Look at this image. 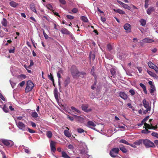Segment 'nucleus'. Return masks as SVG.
Segmentation results:
<instances>
[{"label": "nucleus", "mask_w": 158, "mask_h": 158, "mask_svg": "<svg viewBox=\"0 0 158 158\" xmlns=\"http://www.w3.org/2000/svg\"><path fill=\"white\" fill-rule=\"evenodd\" d=\"M79 151L80 154L82 155L88 153V148L85 143L82 142L80 143Z\"/></svg>", "instance_id": "1"}, {"label": "nucleus", "mask_w": 158, "mask_h": 158, "mask_svg": "<svg viewBox=\"0 0 158 158\" xmlns=\"http://www.w3.org/2000/svg\"><path fill=\"white\" fill-rule=\"evenodd\" d=\"M16 125L18 127L23 131H25L27 130V127L24 123L22 122L18 121L15 119Z\"/></svg>", "instance_id": "2"}, {"label": "nucleus", "mask_w": 158, "mask_h": 158, "mask_svg": "<svg viewBox=\"0 0 158 158\" xmlns=\"http://www.w3.org/2000/svg\"><path fill=\"white\" fill-rule=\"evenodd\" d=\"M71 73L74 78L77 79L78 77L79 71L78 70L77 67L75 65H73L71 68Z\"/></svg>", "instance_id": "3"}, {"label": "nucleus", "mask_w": 158, "mask_h": 158, "mask_svg": "<svg viewBox=\"0 0 158 158\" xmlns=\"http://www.w3.org/2000/svg\"><path fill=\"white\" fill-rule=\"evenodd\" d=\"M143 144L146 148H154L155 147L154 143L148 139H143Z\"/></svg>", "instance_id": "4"}, {"label": "nucleus", "mask_w": 158, "mask_h": 158, "mask_svg": "<svg viewBox=\"0 0 158 158\" xmlns=\"http://www.w3.org/2000/svg\"><path fill=\"white\" fill-rule=\"evenodd\" d=\"M1 142L5 146L8 148L11 147L14 144L13 142L10 140L2 139H1Z\"/></svg>", "instance_id": "5"}, {"label": "nucleus", "mask_w": 158, "mask_h": 158, "mask_svg": "<svg viewBox=\"0 0 158 158\" xmlns=\"http://www.w3.org/2000/svg\"><path fill=\"white\" fill-rule=\"evenodd\" d=\"M34 86V84L31 81H28L27 82V86L25 89L26 92H28L31 91Z\"/></svg>", "instance_id": "6"}, {"label": "nucleus", "mask_w": 158, "mask_h": 158, "mask_svg": "<svg viewBox=\"0 0 158 158\" xmlns=\"http://www.w3.org/2000/svg\"><path fill=\"white\" fill-rule=\"evenodd\" d=\"M119 151V150L118 148H114L110 150V155L112 157L114 158L117 156V154L118 153Z\"/></svg>", "instance_id": "7"}, {"label": "nucleus", "mask_w": 158, "mask_h": 158, "mask_svg": "<svg viewBox=\"0 0 158 158\" xmlns=\"http://www.w3.org/2000/svg\"><path fill=\"white\" fill-rule=\"evenodd\" d=\"M117 55L118 58L121 60H123L126 59L128 55L123 52H118Z\"/></svg>", "instance_id": "8"}, {"label": "nucleus", "mask_w": 158, "mask_h": 158, "mask_svg": "<svg viewBox=\"0 0 158 158\" xmlns=\"http://www.w3.org/2000/svg\"><path fill=\"white\" fill-rule=\"evenodd\" d=\"M143 103L144 107L148 110V111H150L151 110V107L149 106V103L147 102L145 99H144L143 101Z\"/></svg>", "instance_id": "9"}, {"label": "nucleus", "mask_w": 158, "mask_h": 158, "mask_svg": "<svg viewBox=\"0 0 158 158\" xmlns=\"http://www.w3.org/2000/svg\"><path fill=\"white\" fill-rule=\"evenodd\" d=\"M144 125L145 127H143V128H145L146 129L148 128L149 129H153L154 130H156L157 128V126H154L152 125H150L146 123H144Z\"/></svg>", "instance_id": "10"}, {"label": "nucleus", "mask_w": 158, "mask_h": 158, "mask_svg": "<svg viewBox=\"0 0 158 158\" xmlns=\"http://www.w3.org/2000/svg\"><path fill=\"white\" fill-rule=\"evenodd\" d=\"M88 104H83L81 106L82 110L86 112H88L91 111L92 109L91 108L88 109Z\"/></svg>", "instance_id": "11"}, {"label": "nucleus", "mask_w": 158, "mask_h": 158, "mask_svg": "<svg viewBox=\"0 0 158 158\" xmlns=\"http://www.w3.org/2000/svg\"><path fill=\"white\" fill-rule=\"evenodd\" d=\"M50 148L52 152H55L56 150L55 148V143L52 141H51L50 142Z\"/></svg>", "instance_id": "12"}, {"label": "nucleus", "mask_w": 158, "mask_h": 158, "mask_svg": "<svg viewBox=\"0 0 158 158\" xmlns=\"http://www.w3.org/2000/svg\"><path fill=\"white\" fill-rule=\"evenodd\" d=\"M124 28L127 32H130L131 31V25L129 23H126L124 26Z\"/></svg>", "instance_id": "13"}, {"label": "nucleus", "mask_w": 158, "mask_h": 158, "mask_svg": "<svg viewBox=\"0 0 158 158\" xmlns=\"http://www.w3.org/2000/svg\"><path fill=\"white\" fill-rule=\"evenodd\" d=\"M54 94L55 98L57 101L59 100V96L60 95V93L58 92L57 89L56 88L54 90Z\"/></svg>", "instance_id": "14"}, {"label": "nucleus", "mask_w": 158, "mask_h": 158, "mask_svg": "<svg viewBox=\"0 0 158 158\" xmlns=\"http://www.w3.org/2000/svg\"><path fill=\"white\" fill-rule=\"evenodd\" d=\"M95 126L96 125L95 123L92 121H89L87 122L88 127L95 130H96L95 128H94L93 127H95Z\"/></svg>", "instance_id": "15"}, {"label": "nucleus", "mask_w": 158, "mask_h": 158, "mask_svg": "<svg viewBox=\"0 0 158 158\" xmlns=\"http://www.w3.org/2000/svg\"><path fill=\"white\" fill-rule=\"evenodd\" d=\"M119 96L124 100L127 99V94L123 92H120L119 93Z\"/></svg>", "instance_id": "16"}, {"label": "nucleus", "mask_w": 158, "mask_h": 158, "mask_svg": "<svg viewBox=\"0 0 158 158\" xmlns=\"http://www.w3.org/2000/svg\"><path fill=\"white\" fill-rule=\"evenodd\" d=\"M147 72L148 74L154 78L156 79L158 78V76L154 73L148 70H147Z\"/></svg>", "instance_id": "17"}, {"label": "nucleus", "mask_w": 158, "mask_h": 158, "mask_svg": "<svg viewBox=\"0 0 158 158\" xmlns=\"http://www.w3.org/2000/svg\"><path fill=\"white\" fill-rule=\"evenodd\" d=\"M119 150L120 149L122 152L124 153H126L127 152V150L125 148V147L123 145H120L119 146Z\"/></svg>", "instance_id": "18"}, {"label": "nucleus", "mask_w": 158, "mask_h": 158, "mask_svg": "<svg viewBox=\"0 0 158 158\" xmlns=\"http://www.w3.org/2000/svg\"><path fill=\"white\" fill-rule=\"evenodd\" d=\"M66 128L67 129L64 130V134L68 138L70 137L71 136V134L69 132V129L67 127H66Z\"/></svg>", "instance_id": "19"}, {"label": "nucleus", "mask_w": 158, "mask_h": 158, "mask_svg": "<svg viewBox=\"0 0 158 158\" xmlns=\"http://www.w3.org/2000/svg\"><path fill=\"white\" fill-rule=\"evenodd\" d=\"M73 116H74V118L77 121L79 122H82L83 121V118L82 117L76 115H74Z\"/></svg>", "instance_id": "20"}, {"label": "nucleus", "mask_w": 158, "mask_h": 158, "mask_svg": "<svg viewBox=\"0 0 158 158\" xmlns=\"http://www.w3.org/2000/svg\"><path fill=\"white\" fill-rule=\"evenodd\" d=\"M71 109L72 111L75 114H77V113H80L81 112L80 111L78 110L74 106H71Z\"/></svg>", "instance_id": "21"}, {"label": "nucleus", "mask_w": 158, "mask_h": 158, "mask_svg": "<svg viewBox=\"0 0 158 158\" xmlns=\"http://www.w3.org/2000/svg\"><path fill=\"white\" fill-rule=\"evenodd\" d=\"M143 139H140L135 141L134 144L136 145L139 146L142 143H143Z\"/></svg>", "instance_id": "22"}, {"label": "nucleus", "mask_w": 158, "mask_h": 158, "mask_svg": "<svg viewBox=\"0 0 158 158\" xmlns=\"http://www.w3.org/2000/svg\"><path fill=\"white\" fill-rule=\"evenodd\" d=\"M142 42L143 43H151L154 42V40L149 38H145L143 40Z\"/></svg>", "instance_id": "23"}, {"label": "nucleus", "mask_w": 158, "mask_h": 158, "mask_svg": "<svg viewBox=\"0 0 158 158\" xmlns=\"http://www.w3.org/2000/svg\"><path fill=\"white\" fill-rule=\"evenodd\" d=\"M61 32L62 34L66 35L69 34L70 32L67 29L64 28L61 29Z\"/></svg>", "instance_id": "24"}, {"label": "nucleus", "mask_w": 158, "mask_h": 158, "mask_svg": "<svg viewBox=\"0 0 158 158\" xmlns=\"http://www.w3.org/2000/svg\"><path fill=\"white\" fill-rule=\"evenodd\" d=\"M121 3L120 4L125 9H127L128 10H130L131 9V7L128 6L127 4L123 3V2H120Z\"/></svg>", "instance_id": "25"}, {"label": "nucleus", "mask_w": 158, "mask_h": 158, "mask_svg": "<svg viewBox=\"0 0 158 158\" xmlns=\"http://www.w3.org/2000/svg\"><path fill=\"white\" fill-rule=\"evenodd\" d=\"M154 10L155 9L153 7H150L147 10V13L148 14L150 15L152 12H153Z\"/></svg>", "instance_id": "26"}, {"label": "nucleus", "mask_w": 158, "mask_h": 158, "mask_svg": "<svg viewBox=\"0 0 158 158\" xmlns=\"http://www.w3.org/2000/svg\"><path fill=\"white\" fill-rule=\"evenodd\" d=\"M10 5L13 7H16L19 5V4L14 1H11L10 2Z\"/></svg>", "instance_id": "27"}, {"label": "nucleus", "mask_w": 158, "mask_h": 158, "mask_svg": "<svg viewBox=\"0 0 158 158\" xmlns=\"http://www.w3.org/2000/svg\"><path fill=\"white\" fill-rule=\"evenodd\" d=\"M113 10L115 12L118 13L119 14H120L123 15L125 14V12L124 11L119 9H114Z\"/></svg>", "instance_id": "28"}, {"label": "nucleus", "mask_w": 158, "mask_h": 158, "mask_svg": "<svg viewBox=\"0 0 158 158\" xmlns=\"http://www.w3.org/2000/svg\"><path fill=\"white\" fill-rule=\"evenodd\" d=\"M31 116L35 119L39 118L40 117L38 116V114L36 112H32L31 114Z\"/></svg>", "instance_id": "29"}, {"label": "nucleus", "mask_w": 158, "mask_h": 158, "mask_svg": "<svg viewBox=\"0 0 158 158\" xmlns=\"http://www.w3.org/2000/svg\"><path fill=\"white\" fill-rule=\"evenodd\" d=\"M110 72L113 77L115 78L116 75L115 69L114 68H112L110 69Z\"/></svg>", "instance_id": "30"}, {"label": "nucleus", "mask_w": 158, "mask_h": 158, "mask_svg": "<svg viewBox=\"0 0 158 158\" xmlns=\"http://www.w3.org/2000/svg\"><path fill=\"white\" fill-rule=\"evenodd\" d=\"M139 85L142 88L143 90L144 91V93L145 94H147V92L146 90L145 85L142 83H140Z\"/></svg>", "instance_id": "31"}, {"label": "nucleus", "mask_w": 158, "mask_h": 158, "mask_svg": "<svg viewBox=\"0 0 158 158\" xmlns=\"http://www.w3.org/2000/svg\"><path fill=\"white\" fill-rule=\"evenodd\" d=\"M1 23L3 26L6 27L7 25L8 22L5 18H3L2 21Z\"/></svg>", "instance_id": "32"}, {"label": "nucleus", "mask_w": 158, "mask_h": 158, "mask_svg": "<svg viewBox=\"0 0 158 158\" xmlns=\"http://www.w3.org/2000/svg\"><path fill=\"white\" fill-rule=\"evenodd\" d=\"M89 58L90 60H94L95 58V54L94 53H92V52H90L89 54Z\"/></svg>", "instance_id": "33"}, {"label": "nucleus", "mask_w": 158, "mask_h": 158, "mask_svg": "<svg viewBox=\"0 0 158 158\" xmlns=\"http://www.w3.org/2000/svg\"><path fill=\"white\" fill-rule=\"evenodd\" d=\"M146 23V21L143 19H141L139 21L140 24L143 26H144L145 25Z\"/></svg>", "instance_id": "34"}, {"label": "nucleus", "mask_w": 158, "mask_h": 158, "mask_svg": "<svg viewBox=\"0 0 158 158\" xmlns=\"http://www.w3.org/2000/svg\"><path fill=\"white\" fill-rule=\"evenodd\" d=\"M70 82V79L69 77H68L65 80L64 82V85L65 87H66Z\"/></svg>", "instance_id": "35"}, {"label": "nucleus", "mask_w": 158, "mask_h": 158, "mask_svg": "<svg viewBox=\"0 0 158 158\" xmlns=\"http://www.w3.org/2000/svg\"><path fill=\"white\" fill-rule=\"evenodd\" d=\"M61 154L62 155V157L64 158H71L64 151H62L61 152Z\"/></svg>", "instance_id": "36"}, {"label": "nucleus", "mask_w": 158, "mask_h": 158, "mask_svg": "<svg viewBox=\"0 0 158 158\" xmlns=\"http://www.w3.org/2000/svg\"><path fill=\"white\" fill-rule=\"evenodd\" d=\"M148 66L152 69H153L156 66L155 64H154L153 63L150 61L148 62Z\"/></svg>", "instance_id": "37"}, {"label": "nucleus", "mask_w": 158, "mask_h": 158, "mask_svg": "<svg viewBox=\"0 0 158 158\" xmlns=\"http://www.w3.org/2000/svg\"><path fill=\"white\" fill-rule=\"evenodd\" d=\"M22 147H23V148L24 149V152L26 153L27 154H29L30 153V151L29 150L28 148L25 147L23 145H22Z\"/></svg>", "instance_id": "38"}, {"label": "nucleus", "mask_w": 158, "mask_h": 158, "mask_svg": "<svg viewBox=\"0 0 158 158\" xmlns=\"http://www.w3.org/2000/svg\"><path fill=\"white\" fill-rule=\"evenodd\" d=\"M105 54L106 58L107 59L109 60L112 59H113V56L110 54L108 53Z\"/></svg>", "instance_id": "39"}, {"label": "nucleus", "mask_w": 158, "mask_h": 158, "mask_svg": "<svg viewBox=\"0 0 158 158\" xmlns=\"http://www.w3.org/2000/svg\"><path fill=\"white\" fill-rule=\"evenodd\" d=\"M86 75V73L84 72H81L79 73L78 74V77H80L82 78L84 77Z\"/></svg>", "instance_id": "40"}, {"label": "nucleus", "mask_w": 158, "mask_h": 158, "mask_svg": "<svg viewBox=\"0 0 158 158\" xmlns=\"http://www.w3.org/2000/svg\"><path fill=\"white\" fill-rule=\"evenodd\" d=\"M52 133L50 131H47L46 133V135L47 137L48 138H51L52 136Z\"/></svg>", "instance_id": "41"}, {"label": "nucleus", "mask_w": 158, "mask_h": 158, "mask_svg": "<svg viewBox=\"0 0 158 158\" xmlns=\"http://www.w3.org/2000/svg\"><path fill=\"white\" fill-rule=\"evenodd\" d=\"M151 88L150 93L152 94L154 93V91L155 90V87L154 85H153L151 86Z\"/></svg>", "instance_id": "42"}, {"label": "nucleus", "mask_w": 158, "mask_h": 158, "mask_svg": "<svg viewBox=\"0 0 158 158\" xmlns=\"http://www.w3.org/2000/svg\"><path fill=\"white\" fill-rule=\"evenodd\" d=\"M119 142L120 143H123L128 145H129V143L127 141L123 139L120 140L119 141Z\"/></svg>", "instance_id": "43"}, {"label": "nucleus", "mask_w": 158, "mask_h": 158, "mask_svg": "<svg viewBox=\"0 0 158 158\" xmlns=\"http://www.w3.org/2000/svg\"><path fill=\"white\" fill-rule=\"evenodd\" d=\"M81 19L83 21L85 22H87L88 21V19H87V18L85 16H81Z\"/></svg>", "instance_id": "44"}, {"label": "nucleus", "mask_w": 158, "mask_h": 158, "mask_svg": "<svg viewBox=\"0 0 158 158\" xmlns=\"http://www.w3.org/2000/svg\"><path fill=\"white\" fill-rule=\"evenodd\" d=\"M149 0H145V4L144 5V7L145 8H147L148 7V6L149 5Z\"/></svg>", "instance_id": "45"}, {"label": "nucleus", "mask_w": 158, "mask_h": 158, "mask_svg": "<svg viewBox=\"0 0 158 158\" xmlns=\"http://www.w3.org/2000/svg\"><path fill=\"white\" fill-rule=\"evenodd\" d=\"M94 66H93L91 69L90 73L92 75H93L94 76H95V74L94 72Z\"/></svg>", "instance_id": "46"}, {"label": "nucleus", "mask_w": 158, "mask_h": 158, "mask_svg": "<svg viewBox=\"0 0 158 158\" xmlns=\"http://www.w3.org/2000/svg\"><path fill=\"white\" fill-rule=\"evenodd\" d=\"M107 48L109 51H110L112 49V47L110 44L107 45Z\"/></svg>", "instance_id": "47"}, {"label": "nucleus", "mask_w": 158, "mask_h": 158, "mask_svg": "<svg viewBox=\"0 0 158 158\" xmlns=\"http://www.w3.org/2000/svg\"><path fill=\"white\" fill-rule=\"evenodd\" d=\"M77 131L79 133H82L85 132V131L82 129L79 128L77 129Z\"/></svg>", "instance_id": "48"}, {"label": "nucleus", "mask_w": 158, "mask_h": 158, "mask_svg": "<svg viewBox=\"0 0 158 158\" xmlns=\"http://www.w3.org/2000/svg\"><path fill=\"white\" fill-rule=\"evenodd\" d=\"M27 131H28V132L31 133H34L35 132V131L32 130L27 127Z\"/></svg>", "instance_id": "49"}, {"label": "nucleus", "mask_w": 158, "mask_h": 158, "mask_svg": "<svg viewBox=\"0 0 158 158\" xmlns=\"http://www.w3.org/2000/svg\"><path fill=\"white\" fill-rule=\"evenodd\" d=\"M48 77L49 79L51 80L52 82H53L54 80L53 79V77L52 76V75L50 73V75L48 74Z\"/></svg>", "instance_id": "50"}, {"label": "nucleus", "mask_w": 158, "mask_h": 158, "mask_svg": "<svg viewBox=\"0 0 158 158\" xmlns=\"http://www.w3.org/2000/svg\"><path fill=\"white\" fill-rule=\"evenodd\" d=\"M43 35L45 39L47 40L49 38L48 35L46 33L44 30L43 29Z\"/></svg>", "instance_id": "51"}, {"label": "nucleus", "mask_w": 158, "mask_h": 158, "mask_svg": "<svg viewBox=\"0 0 158 158\" xmlns=\"http://www.w3.org/2000/svg\"><path fill=\"white\" fill-rule=\"evenodd\" d=\"M3 110L5 112L7 113L8 112V108L5 105L4 106L3 108Z\"/></svg>", "instance_id": "52"}, {"label": "nucleus", "mask_w": 158, "mask_h": 158, "mask_svg": "<svg viewBox=\"0 0 158 158\" xmlns=\"http://www.w3.org/2000/svg\"><path fill=\"white\" fill-rule=\"evenodd\" d=\"M66 17L67 19L71 20L73 19L74 18L73 16L70 15H66Z\"/></svg>", "instance_id": "53"}, {"label": "nucleus", "mask_w": 158, "mask_h": 158, "mask_svg": "<svg viewBox=\"0 0 158 158\" xmlns=\"http://www.w3.org/2000/svg\"><path fill=\"white\" fill-rule=\"evenodd\" d=\"M152 135L153 136L155 137L158 138V133L153 132L152 133Z\"/></svg>", "instance_id": "54"}, {"label": "nucleus", "mask_w": 158, "mask_h": 158, "mask_svg": "<svg viewBox=\"0 0 158 158\" xmlns=\"http://www.w3.org/2000/svg\"><path fill=\"white\" fill-rule=\"evenodd\" d=\"M15 48L14 47H12V48L9 49V52L10 53H14L15 52Z\"/></svg>", "instance_id": "55"}, {"label": "nucleus", "mask_w": 158, "mask_h": 158, "mask_svg": "<svg viewBox=\"0 0 158 158\" xmlns=\"http://www.w3.org/2000/svg\"><path fill=\"white\" fill-rule=\"evenodd\" d=\"M71 11L74 13H76L78 12V10L77 8H74L71 10Z\"/></svg>", "instance_id": "56"}, {"label": "nucleus", "mask_w": 158, "mask_h": 158, "mask_svg": "<svg viewBox=\"0 0 158 158\" xmlns=\"http://www.w3.org/2000/svg\"><path fill=\"white\" fill-rule=\"evenodd\" d=\"M33 64H34V62H33L32 60H30V65L28 66L27 67V68L30 69V67L33 66Z\"/></svg>", "instance_id": "57"}, {"label": "nucleus", "mask_w": 158, "mask_h": 158, "mask_svg": "<svg viewBox=\"0 0 158 158\" xmlns=\"http://www.w3.org/2000/svg\"><path fill=\"white\" fill-rule=\"evenodd\" d=\"M10 83L13 88H14V86L15 85L16 83L13 82L11 81L10 80Z\"/></svg>", "instance_id": "58"}, {"label": "nucleus", "mask_w": 158, "mask_h": 158, "mask_svg": "<svg viewBox=\"0 0 158 158\" xmlns=\"http://www.w3.org/2000/svg\"><path fill=\"white\" fill-rule=\"evenodd\" d=\"M155 26L154 29L156 30V32L158 33V23L156 24Z\"/></svg>", "instance_id": "59"}, {"label": "nucleus", "mask_w": 158, "mask_h": 158, "mask_svg": "<svg viewBox=\"0 0 158 158\" xmlns=\"http://www.w3.org/2000/svg\"><path fill=\"white\" fill-rule=\"evenodd\" d=\"M129 92L132 95H133L135 94V90L134 89H130L129 90Z\"/></svg>", "instance_id": "60"}, {"label": "nucleus", "mask_w": 158, "mask_h": 158, "mask_svg": "<svg viewBox=\"0 0 158 158\" xmlns=\"http://www.w3.org/2000/svg\"><path fill=\"white\" fill-rule=\"evenodd\" d=\"M149 116H147L142 121V123H144L146 122L148 119Z\"/></svg>", "instance_id": "61"}, {"label": "nucleus", "mask_w": 158, "mask_h": 158, "mask_svg": "<svg viewBox=\"0 0 158 158\" xmlns=\"http://www.w3.org/2000/svg\"><path fill=\"white\" fill-rule=\"evenodd\" d=\"M96 81H95L94 82V84L91 86V88L92 89L94 90L95 89V86L96 85Z\"/></svg>", "instance_id": "62"}, {"label": "nucleus", "mask_w": 158, "mask_h": 158, "mask_svg": "<svg viewBox=\"0 0 158 158\" xmlns=\"http://www.w3.org/2000/svg\"><path fill=\"white\" fill-rule=\"evenodd\" d=\"M153 69H154L155 71L156 72L158 73V67L156 66V65Z\"/></svg>", "instance_id": "63"}, {"label": "nucleus", "mask_w": 158, "mask_h": 158, "mask_svg": "<svg viewBox=\"0 0 158 158\" xmlns=\"http://www.w3.org/2000/svg\"><path fill=\"white\" fill-rule=\"evenodd\" d=\"M85 155H84V156H82V158H89L90 157V156L88 155L87 154H85Z\"/></svg>", "instance_id": "64"}]
</instances>
